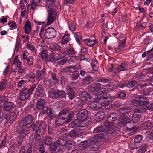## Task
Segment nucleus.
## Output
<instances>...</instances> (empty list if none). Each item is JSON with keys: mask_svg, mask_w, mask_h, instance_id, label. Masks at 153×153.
I'll list each match as a JSON object with an SVG mask.
<instances>
[{"mask_svg": "<svg viewBox=\"0 0 153 153\" xmlns=\"http://www.w3.org/2000/svg\"><path fill=\"white\" fill-rule=\"evenodd\" d=\"M91 87L92 88L94 89V93L97 96L103 94L106 91L105 88L101 87L100 84L98 83H93L91 85Z\"/></svg>", "mask_w": 153, "mask_h": 153, "instance_id": "f257e3e1", "label": "nucleus"}, {"mask_svg": "<svg viewBox=\"0 0 153 153\" xmlns=\"http://www.w3.org/2000/svg\"><path fill=\"white\" fill-rule=\"evenodd\" d=\"M57 11L55 9L50 10L48 13L47 18V25H49L53 23L57 17Z\"/></svg>", "mask_w": 153, "mask_h": 153, "instance_id": "f03ea898", "label": "nucleus"}, {"mask_svg": "<svg viewBox=\"0 0 153 153\" xmlns=\"http://www.w3.org/2000/svg\"><path fill=\"white\" fill-rule=\"evenodd\" d=\"M19 128L18 130V133L19 137L24 138L29 133L30 128L28 126L21 125L19 124Z\"/></svg>", "mask_w": 153, "mask_h": 153, "instance_id": "7ed1b4c3", "label": "nucleus"}, {"mask_svg": "<svg viewBox=\"0 0 153 153\" xmlns=\"http://www.w3.org/2000/svg\"><path fill=\"white\" fill-rule=\"evenodd\" d=\"M47 127V124L45 122H36L33 126V130H38L39 131H42L43 132L44 130H45Z\"/></svg>", "mask_w": 153, "mask_h": 153, "instance_id": "20e7f679", "label": "nucleus"}, {"mask_svg": "<svg viewBox=\"0 0 153 153\" xmlns=\"http://www.w3.org/2000/svg\"><path fill=\"white\" fill-rule=\"evenodd\" d=\"M118 120V125L120 127L124 126V127L126 128V127L128 126V125L130 124L129 123L130 121V119L127 118L126 116H124V117L120 116Z\"/></svg>", "mask_w": 153, "mask_h": 153, "instance_id": "39448f33", "label": "nucleus"}, {"mask_svg": "<svg viewBox=\"0 0 153 153\" xmlns=\"http://www.w3.org/2000/svg\"><path fill=\"white\" fill-rule=\"evenodd\" d=\"M77 112V120H86L88 115L86 109H81V108H78Z\"/></svg>", "mask_w": 153, "mask_h": 153, "instance_id": "423d86ee", "label": "nucleus"}, {"mask_svg": "<svg viewBox=\"0 0 153 153\" xmlns=\"http://www.w3.org/2000/svg\"><path fill=\"white\" fill-rule=\"evenodd\" d=\"M33 120V117L30 115H28L23 118L20 122L19 124L22 126H28L32 122Z\"/></svg>", "mask_w": 153, "mask_h": 153, "instance_id": "0eeeda50", "label": "nucleus"}, {"mask_svg": "<svg viewBox=\"0 0 153 153\" xmlns=\"http://www.w3.org/2000/svg\"><path fill=\"white\" fill-rule=\"evenodd\" d=\"M56 31L53 28H49L46 30L45 36L46 38L49 39L54 37L56 36Z\"/></svg>", "mask_w": 153, "mask_h": 153, "instance_id": "6e6552de", "label": "nucleus"}, {"mask_svg": "<svg viewBox=\"0 0 153 153\" xmlns=\"http://www.w3.org/2000/svg\"><path fill=\"white\" fill-rule=\"evenodd\" d=\"M90 149L94 151H96L99 148V143L95 140V138H92L88 142Z\"/></svg>", "mask_w": 153, "mask_h": 153, "instance_id": "1a4fd4ad", "label": "nucleus"}, {"mask_svg": "<svg viewBox=\"0 0 153 153\" xmlns=\"http://www.w3.org/2000/svg\"><path fill=\"white\" fill-rule=\"evenodd\" d=\"M79 94L81 100H83L90 102L92 98V97L86 91H80Z\"/></svg>", "mask_w": 153, "mask_h": 153, "instance_id": "9d476101", "label": "nucleus"}, {"mask_svg": "<svg viewBox=\"0 0 153 153\" xmlns=\"http://www.w3.org/2000/svg\"><path fill=\"white\" fill-rule=\"evenodd\" d=\"M63 52L55 54L54 53H51L49 56L50 60L53 62H56L59 59H61L63 56Z\"/></svg>", "mask_w": 153, "mask_h": 153, "instance_id": "9b49d317", "label": "nucleus"}, {"mask_svg": "<svg viewBox=\"0 0 153 153\" xmlns=\"http://www.w3.org/2000/svg\"><path fill=\"white\" fill-rule=\"evenodd\" d=\"M105 129V128L104 126H101L95 128L94 130V133H97L100 132H102L104 131ZM106 130L108 131V133L111 134L114 133V130L111 129L108 126L107 128H106Z\"/></svg>", "mask_w": 153, "mask_h": 153, "instance_id": "f8f14e48", "label": "nucleus"}, {"mask_svg": "<svg viewBox=\"0 0 153 153\" xmlns=\"http://www.w3.org/2000/svg\"><path fill=\"white\" fill-rule=\"evenodd\" d=\"M29 96L27 89L26 88H24L20 93L19 98L21 100L25 101L27 99Z\"/></svg>", "mask_w": 153, "mask_h": 153, "instance_id": "ddd939ff", "label": "nucleus"}, {"mask_svg": "<svg viewBox=\"0 0 153 153\" xmlns=\"http://www.w3.org/2000/svg\"><path fill=\"white\" fill-rule=\"evenodd\" d=\"M128 64L127 62H123L120 65L117 67L114 70V72L116 73L121 71L126 70L128 68Z\"/></svg>", "mask_w": 153, "mask_h": 153, "instance_id": "4468645a", "label": "nucleus"}, {"mask_svg": "<svg viewBox=\"0 0 153 153\" xmlns=\"http://www.w3.org/2000/svg\"><path fill=\"white\" fill-rule=\"evenodd\" d=\"M6 118L7 120L11 123H13L16 120L17 116L14 112H10L8 114Z\"/></svg>", "mask_w": 153, "mask_h": 153, "instance_id": "2eb2a0df", "label": "nucleus"}, {"mask_svg": "<svg viewBox=\"0 0 153 153\" xmlns=\"http://www.w3.org/2000/svg\"><path fill=\"white\" fill-rule=\"evenodd\" d=\"M88 106L91 109L94 110H97L102 107V105L100 102H94L89 103Z\"/></svg>", "mask_w": 153, "mask_h": 153, "instance_id": "dca6fc26", "label": "nucleus"}, {"mask_svg": "<svg viewBox=\"0 0 153 153\" xmlns=\"http://www.w3.org/2000/svg\"><path fill=\"white\" fill-rule=\"evenodd\" d=\"M131 108L129 107H125L122 108L118 109V111L120 114V116L124 117V116H126V114L129 113L131 111Z\"/></svg>", "mask_w": 153, "mask_h": 153, "instance_id": "f3484780", "label": "nucleus"}, {"mask_svg": "<svg viewBox=\"0 0 153 153\" xmlns=\"http://www.w3.org/2000/svg\"><path fill=\"white\" fill-rule=\"evenodd\" d=\"M74 89H75V88H74L70 86H68L66 88L67 94L69 95L71 99H72L75 97V93L74 92Z\"/></svg>", "mask_w": 153, "mask_h": 153, "instance_id": "a211bd4d", "label": "nucleus"}, {"mask_svg": "<svg viewBox=\"0 0 153 153\" xmlns=\"http://www.w3.org/2000/svg\"><path fill=\"white\" fill-rule=\"evenodd\" d=\"M95 140L97 139L98 141H105L108 139V136L105 133L101 134H96L95 136Z\"/></svg>", "mask_w": 153, "mask_h": 153, "instance_id": "6ab92c4d", "label": "nucleus"}, {"mask_svg": "<svg viewBox=\"0 0 153 153\" xmlns=\"http://www.w3.org/2000/svg\"><path fill=\"white\" fill-rule=\"evenodd\" d=\"M137 98L139 99L140 105H145L149 102L147 98L145 97L139 95L137 96Z\"/></svg>", "mask_w": 153, "mask_h": 153, "instance_id": "aec40b11", "label": "nucleus"}, {"mask_svg": "<svg viewBox=\"0 0 153 153\" xmlns=\"http://www.w3.org/2000/svg\"><path fill=\"white\" fill-rule=\"evenodd\" d=\"M4 109L6 111H9L12 110L14 106L13 103L5 101L3 104Z\"/></svg>", "mask_w": 153, "mask_h": 153, "instance_id": "412c9836", "label": "nucleus"}, {"mask_svg": "<svg viewBox=\"0 0 153 153\" xmlns=\"http://www.w3.org/2000/svg\"><path fill=\"white\" fill-rule=\"evenodd\" d=\"M25 33V34H28L30 32L31 30V25L29 20H27L24 26Z\"/></svg>", "mask_w": 153, "mask_h": 153, "instance_id": "4be33fe9", "label": "nucleus"}, {"mask_svg": "<svg viewBox=\"0 0 153 153\" xmlns=\"http://www.w3.org/2000/svg\"><path fill=\"white\" fill-rule=\"evenodd\" d=\"M67 140V138L64 137H61L57 140V143L62 147H64L65 146Z\"/></svg>", "mask_w": 153, "mask_h": 153, "instance_id": "5701e85b", "label": "nucleus"}, {"mask_svg": "<svg viewBox=\"0 0 153 153\" xmlns=\"http://www.w3.org/2000/svg\"><path fill=\"white\" fill-rule=\"evenodd\" d=\"M46 105L45 100L44 99H40L37 102L36 108L39 110L42 109Z\"/></svg>", "mask_w": 153, "mask_h": 153, "instance_id": "b1692460", "label": "nucleus"}, {"mask_svg": "<svg viewBox=\"0 0 153 153\" xmlns=\"http://www.w3.org/2000/svg\"><path fill=\"white\" fill-rule=\"evenodd\" d=\"M67 70H68L71 72L73 73L72 76V78L74 80L76 79V66H72L69 67L67 68Z\"/></svg>", "mask_w": 153, "mask_h": 153, "instance_id": "393cba45", "label": "nucleus"}, {"mask_svg": "<svg viewBox=\"0 0 153 153\" xmlns=\"http://www.w3.org/2000/svg\"><path fill=\"white\" fill-rule=\"evenodd\" d=\"M117 115L114 113L109 114L107 117V120L109 123H113L117 119Z\"/></svg>", "mask_w": 153, "mask_h": 153, "instance_id": "a878e982", "label": "nucleus"}, {"mask_svg": "<svg viewBox=\"0 0 153 153\" xmlns=\"http://www.w3.org/2000/svg\"><path fill=\"white\" fill-rule=\"evenodd\" d=\"M45 74V71L43 69L42 71H38L36 72L35 75L34 76L39 80L41 79L44 76Z\"/></svg>", "mask_w": 153, "mask_h": 153, "instance_id": "bb28decb", "label": "nucleus"}, {"mask_svg": "<svg viewBox=\"0 0 153 153\" xmlns=\"http://www.w3.org/2000/svg\"><path fill=\"white\" fill-rule=\"evenodd\" d=\"M36 94L38 96L42 97L45 94L44 91L42 89L41 85H39L36 89Z\"/></svg>", "mask_w": 153, "mask_h": 153, "instance_id": "cd10ccee", "label": "nucleus"}, {"mask_svg": "<svg viewBox=\"0 0 153 153\" xmlns=\"http://www.w3.org/2000/svg\"><path fill=\"white\" fill-rule=\"evenodd\" d=\"M125 42L120 40L119 42V45L117 47H115L114 48L115 51L117 52H119L125 46Z\"/></svg>", "mask_w": 153, "mask_h": 153, "instance_id": "c85d7f7f", "label": "nucleus"}, {"mask_svg": "<svg viewBox=\"0 0 153 153\" xmlns=\"http://www.w3.org/2000/svg\"><path fill=\"white\" fill-rule=\"evenodd\" d=\"M75 142L72 140H67L65 146L67 150H69L74 148L75 146Z\"/></svg>", "mask_w": 153, "mask_h": 153, "instance_id": "c756f323", "label": "nucleus"}, {"mask_svg": "<svg viewBox=\"0 0 153 153\" xmlns=\"http://www.w3.org/2000/svg\"><path fill=\"white\" fill-rule=\"evenodd\" d=\"M58 90H54L53 88H52L50 91V97L52 98H58Z\"/></svg>", "mask_w": 153, "mask_h": 153, "instance_id": "7c9ffc66", "label": "nucleus"}, {"mask_svg": "<svg viewBox=\"0 0 153 153\" xmlns=\"http://www.w3.org/2000/svg\"><path fill=\"white\" fill-rule=\"evenodd\" d=\"M104 114L102 111L98 112L95 115V118L97 121H100L104 117Z\"/></svg>", "mask_w": 153, "mask_h": 153, "instance_id": "2f4dec72", "label": "nucleus"}, {"mask_svg": "<svg viewBox=\"0 0 153 153\" xmlns=\"http://www.w3.org/2000/svg\"><path fill=\"white\" fill-rule=\"evenodd\" d=\"M146 105H141L134 109V113L137 114V113L144 112L146 111Z\"/></svg>", "mask_w": 153, "mask_h": 153, "instance_id": "473e14b6", "label": "nucleus"}, {"mask_svg": "<svg viewBox=\"0 0 153 153\" xmlns=\"http://www.w3.org/2000/svg\"><path fill=\"white\" fill-rule=\"evenodd\" d=\"M66 119L61 118L60 117H57L55 121V124L58 126H61L65 123H67Z\"/></svg>", "mask_w": 153, "mask_h": 153, "instance_id": "72a5a7b5", "label": "nucleus"}, {"mask_svg": "<svg viewBox=\"0 0 153 153\" xmlns=\"http://www.w3.org/2000/svg\"><path fill=\"white\" fill-rule=\"evenodd\" d=\"M77 121V126L79 127H83L88 125V121L86 120H78Z\"/></svg>", "mask_w": 153, "mask_h": 153, "instance_id": "f704fd0d", "label": "nucleus"}, {"mask_svg": "<svg viewBox=\"0 0 153 153\" xmlns=\"http://www.w3.org/2000/svg\"><path fill=\"white\" fill-rule=\"evenodd\" d=\"M84 41L85 44L89 46H92L96 43V42L94 40L86 39Z\"/></svg>", "mask_w": 153, "mask_h": 153, "instance_id": "c9c22d12", "label": "nucleus"}, {"mask_svg": "<svg viewBox=\"0 0 153 153\" xmlns=\"http://www.w3.org/2000/svg\"><path fill=\"white\" fill-rule=\"evenodd\" d=\"M152 92V89L150 87L145 89H143L141 91V93L145 95H149Z\"/></svg>", "mask_w": 153, "mask_h": 153, "instance_id": "e433bc0d", "label": "nucleus"}, {"mask_svg": "<svg viewBox=\"0 0 153 153\" xmlns=\"http://www.w3.org/2000/svg\"><path fill=\"white\" fill-rule=\"evenodd\" d=\"M55 0H46V6L50 8L55 5Z\"/></svg>", "mask_w": 153, "mask_h": 153, "instance_id": "4c0bfd02", "label": "nucleus"}, {"mask_svg": "<svg viewBox=\"0 0 153 153\" xmlns=\"http://www.w3.org/2000/svg\"><path fill=\"white\" fill-rule=\"evenodd\" d=\"M138 85L137 82L135 80H133L128 83L127 86L129 88H131L133 87H136Z\"/></svg>", "mask_w": 153, "mask_h": 153, "instance_id": "58836bf2", "label": "nucleus"}, {"mask_svg": "<svg viewBox=\"0 0 153 153\" xmlns=\"http://www.w3.org/2000/svg\"><path fill=\"white\" fill-rule=\"evenodd\" d=\"M47 115L48 117L51 119H53L56 117V115L53 112L52 109L50 108L47 112Z\"/></svg>", "mask_w": 153, "mask_h": 153, "instance_id": "ea45409f", "label": "nucleus"}, {"mask_svg": "<svg viewBox=\"0 0 153 153\" xmlns=\"http://www.w3.org/2000/svg\"><path fill=\"white\" fill-rule=\"evenodd\" d=\"M21 64V62L18 59V56H16L14 59L13 64L16 66L17 68H18L20 67Z\"/></svg>", "mask_w": 153, "mask_h": 153, "instance_id": "a19ab883", "label": "nucleus"}, {"mask_svg": "<svg viewBox=\"0 0 153 153\" xmlns=\"http://www.w3.org/2000/svg\"><path fill=\"white\" fill-rule=\"evenodd\" d=\"M51 48L54 51H58L59 52V53L62 52H61V47L57 44H53L52 46L51 47Z\"/></svg>", "mask_w": 153, "mask_h": 153, "instance_id": "79ce46f5", "label": "nucleus"}, {"mask_svg": "<svg viewBox=\"0 0 153 153\" xmlns=\"http://www.w3.org/2000/svg\"><path fill=\"white\" fill-rule=\"evenodd\" d=\"M18 139L17 140V143H15L14 146L16 148H19L21 146L23 142V138L22 137H19L18 136Z\"/></svg>", "mask_w": 153, "mask_h": 153, "instance_id": "37998d69", "label": "nucleus"}, {"mask_svg": "<svg viewBox=\"0 0 153 153\" xmlns=\"http://www.w3.org/2000/svg\"><path fill=\"white\" fill-rule=\"evenodd\" d=\"M69 35L68 34H65L62 40V44H65L67 43L69 40Z\"/></svg>", "mask_w": 153, "mask_h": 153, "instance_id": "c03bdc74", "label": "nucleus"}, {"mask_svg": "<svg viewBox=\"0 0 153 153\" xmlns=\"http://www.w3.org/2000/svg\"><path fill=\"white\" fill-rule=\"evenodd\" d=\"M91 65L93 69L96 71H97L98 68V61L96 60H93L91 63Z\"/></svg>", "mask_w": 153, "mask_h": 153, "instance_id": "a18cd8bd", "label": "nucleus"}, {"mask_svg": "<svg viewBox=\"0 0 153 153\" xmlns=\"http://www.w3.org/2000/svg\"><path fill=\"white\" fill-rule=\"evenodd\" d=\"M68 112L67 109H64L60 111L59 114V117H60L61 118L63 119H66L65 118L66 115Z\"/></svg>", "mask_w": 153, "mask_h": 153, "instance_id": "49530a36", "label": "nucleus"}, {"mask_svg": "<svg viewBox=\"0 0 153 153\" xmlns=\"http://www.w3.org/2000/svg\"><path fill=\"white\" fill-rule=\"evenodd\" d=\"M48 54L46 50L42 51L40 53V57L43 60H45L48 57Z\"/></svg>", "mask_w": 153, "mask_h": 153, "instance_id": "de8ad7c7", "label": "nucleus"}, {"mask_svg": "<svg viewBox=\"0 0 153 153\" xmlns=\"http://www.w3.org/2000/svg\"><path fill=\"white\" fill-rule=\"evenodd\" d=\"M26 81L23 80H22L19 81L17 83L18 88H21L26 85Z\"/></svg>", "mask_w": 153, "mask_h": 153, "instance_id": "09e8293b", "label": "nucleus"}, {"mask_svg": "<svg viewBox=\"0 0 153 153\" xmlns=\"http://www.w3.org/2000/svg\"><path fill=\"white\" fill-rule=\"evenodd\" d=\"M69 49L67 50V54L69 56H71V55L75 54L74 51L72 50L71 45H68Z\"/></svg>", "mask_w": 153, "mask_h": 153, "instance_id": "8fccbe9b", "label": "nucleus"}, {"mask_svg": "<svg viewBox=\"0 0 153 153\" xmlns=\"http://www.w3.org/2000/svg\"><path fill=\"white\" fill-rule=\"evenodd\" d=\"M126 128L129 130L131 134H132L136 132L138 129V128L135 126H133L132 127H129L128 126L126 127Z\"/></svg>", "mask_w": 153, "mask_h": 153, "instance_id": "3c124183", "label": "nucleus"}, {"mask_svg": "<svg viewBox=\"0 0 153 153\" xmlns=\"http://www.w3.org/2000/svg\"><path fill=\"white\" fill-rule=\"evenodd\" d=\"M132 120L134 122H136L139 121V120L140 118V115L136 114V113H134L132 116Z\"/></svg>", "mask_w": 153, "mask_h": 153, "instance_id": "603ef678", "label": "nucleus"}, {"mask_svg": "<svg viewBox=\"0 0 153 153\" xmlns=\"http://www.w3.org/2000/svg\"><path fill=\"white\" fill-rule=\"evenodd\" d=\"M83 81L85 83L89 84L93 81V79L91 76H88L85 78Z\"/></svg>", "mask_w": 153, "mask_h": 153, "instance_id": "864d4df0", "label": "nucleus"}, {"mask_svg": "<svg viewBox=\"0 0 153 153\" xmlns=\"http://www.w3.org/2000/svg\"><path fill=\"white\" fill-rule=\"evenodd\" d=\"M28 65L30 66H32L33 64L34 58L31 56H29L27 59Z\"/></svg>", "mask_w": 153, "mask_h": 153, "instance_id": "5fc2aeb1", "label": "nucleus"}, {"mask_svg": "<svg viewBox=\"0 0 153 153\" xmlns=\"http://www.w3.org/2000/svg\"><path fill=\"white\" fill-rule=\"evenodd\" d=\"M87 142L86 141H83L81 142L79 146L80 149L82 150L85 149L87 146Z\"/></svg>", "mask_w": 153, "mask_h": 153, "instance_id": "6e6d98bb", "label": "nucleus"}, {"mask_svg": "<svg viewBox=\"0 0 153 153\" xmlns=\"http://www.w3.org/2000/svg\"><path fill=\"white\" fill-rule=\"evenodd\" d=\"M77 43L79 45H81L83 42V39L82 38L81 33L79 32H77Z\"/></svg>", "mask_w": 153, "mask_h": 153, "instance_id": "4d7b16f0", "label": "nucleus"}, {"mask_svg": "<svg viewBox=\"0 0 153 153\" xmlns=\"http://www.w3.org/2000/svg\"><path fill=\"white\" fill-rule=\"evenodd\" d=\"M142 139L143 137L142 135H137L135 136L134 140L136 143H139L141 142Z\"/></svg>", "mask_w": 153, "mask_h": 153, "instance_id": "13d9d810", "label": "nucleus"}, {"mask_svg": "<svg viewBox=\"0 0 153 153\" xmlns=\"http://www.w3.org/2000/svg\"><path fill=\"white\" fill-rule=\"evenodd\" d=\"M74 113L73 112H71L67 116V118H66L67 123L70 122L72 119V118L74 117Z\"/></svg>", "mask_w": 153, "mask_h": 153, "instance_id": "bf43d9fd", "label": "nucleus"}, {"mask_svg": "<svg viewBox=\"0 0 153 153\" xmlns=\"http://www.w3.org/2000/svg\"><path fill=\"white\" fill-rule=\"evenodd\" d=\"M36 134V139L37 140H39L41 137V136L42 135L43 132H42V131H39L38 130H34Z\"/></svg>", "mask_w": 153, "mask_h": 153, "instance_id": "052dcab7", "label": "nucleus"}, {"mask_svg": "<svg viewBox=\"0 0 153 153\" xmlns=\"http://www.w3.org/2000/svg\"><path fill=\"white\" fill-rule=\"evenodd\" d=\"M129 147L132 150L137 149L139 148L138 143L134 142V143L129 144Z\"/></svg>", "mask_w": 153, "mask_h": 153, "instance_id": "680f3d73", "label": "nucleus"}, {"mask_svg": "<svg viewBox=\"0 0 153 153\" xmlns=\"http://www.w3.org/2000/svg\"><path fill=\"white\" fill-rule=\"evenodd\" d=\"M131 102L132 104L135 106H137L140 105L139 99L138 98H137V97L135 99L132 100Z\"/></svg>", "mask_w": 153, "mask_h": 153, "instance_id": "e2e57ef3", "label": "nucleus"}, {"mask_svg": "<svg viewBox=\"0 0 153 153\" xmlns=\"http://www.w3.org/2000/svg\"><path fill=\"white\" fill-rule=\"evenodd\" d=\"M7 85L6 81L4 80L0 84V91L5 89V87Z\"/></svg>", "mask_w": 153, "mask_h": 153, "instance_id": "0e129e2a", "label": "nucleus"}, {"mask_svg": "<svg viewBox=\"0 0 153 153\" xmlns=\"http://www.w3.org/2000/svg\"><path fill=\"white\" fill-rule=\"evenodd\" d=\"M146 139L149 142L153 141V133L151 132L148 134L146 137Z\"/></svg>", "mask_w": 153, "mask_h": 153, "instance_id": "69168bd1", "label": "nucleus"}, {"mask_svg": "<svg viewBox=\"0 0 153 153\" xmlns=\"http://www.w3.org/2000/svg\"><path fill=\"white\" fill-rule=\"evenodd\" d=\"M57 148V147L56 144H53L51 145L50 146V149L51 153H55L56 150Z\"/></svg>", "mask_w": 153, "mask_h": 153, "instance_id": "338daca9", "label": "nucleus"}, {"mask_svg": "<svg viewBox=\"0 0 153 153\" xmlns=\"http://www.w3.org/2000/svg\"><path fill=\"white\" fill-rule=\"evenodd\" d=\"M147 146L144 145L142 146L138 150L139 153H144L145 152L146 150V148Z\"/></svg>", "mask_w": 153, "mask_h": 153, "instance_id": "774afa93", "label": "nucleus"}]
</instances>
